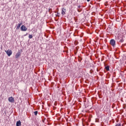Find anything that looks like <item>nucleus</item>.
Wrapping results in <instances>:
<instances>
[{"label": "nucleus", "instance_id": "obj_1", "mask_svg": "<svg viewBox=\"0 0 126 126\" xmlns=\"http://www.w3.org/2000/svg\"><path fill=\"white\" fill-rule=\"evenodd\" d=\"M117 40L118 42L123 43L124 42V36L123 35H119L118 36Z\"/></svg>", "mask_w": 126, "mask_h": 126}, {"label": "nucleus", "instance_id": "obj_2", "mask_svg": "<svg viewBox=\"0 0 126 126\" xmlns=\"http://www.w3.org/2000/svg\"><path fill=\"white\" fill-rule=\"evenodd\" d=\"M110 44L113 47V48H115L116 47V41L115 39H111L110 41Z\"/></svg>", "mask_w": 126, "mask_h": 126}, {"label": "nucleus", "instance_id": "obj_3", "mask_svg": "<svg viewBox=\"0 0 126 126\" xmlns=\"http://www.w3.org/2000/svg\"><path fill=\"white\" fill-rule=\"evenodd\" d=\"M5 52L8 57H10L12 55V51L10 49H8L7 51L5 50Z\"/></svg>", "mask_w": 126, "mask_h": 126}, {"label": "nucleus", "instance_id": "obj_4", "mask_svg": "<svg viewBox=\"0 0 126 126\" xmlns=\"http://www.w3.org/2000/svg\"><path fill=\"white\" fill-rule=\"evenodd\" d=\"M21 55V52L20 51H18V52L16 53L15 55L16 59H18V58H20Z\"/></svg>", "mask_w": 126, "mask_h": 126}, {"label": "nucleus", "instance_id": "obj_5", "mask_svg": "<svg viewBox=\"0 0 126 126\" xmlns=\"http://www.w3.org/2000/svg\"><path fill=\"white\" fill-rule=\"evenodd\" d=\"M8 101L9 102H10V103H14V98L12 96L9 97L8 98Z\"/></svg>", "mask_w": 126, "mask_h": 126}, {"label": "nucleus", "instance_id": "obj_6", "mask_svg": "<svg viewBox=\"0 0 126 126\" xmlns=\"http://www.w3.org/2000/svg\"><path fill=\"white\" fill-rule=\"evenodd\" d=\"M21 31H27V28L25 26L23 25L21 27Z\"/></svg>", "mask_w": 126, "mask_h": 126}, {"label": "nucleus", "instance_id": "obj_7", "mask_svg": "<svg viewBox=\"0 0 126 126\" xmlns=\"http://www.w3.org/2000/svg\"><path fill=\"white\" fill-rule=\"evenodd\" d=\"M66 11V10L64 8H63L62 9V14L63 15H64V14H65Z\"/></svg>", "mask_w": 126, "mask_h": 126}, {"label": "nucleus", "instance_id": "obj_8", "mask_svg": "<svg viewBox=\"0 0 126 126\" xmlns=\"http://www.w3.org/2000/svg\"><path fill=\"white\" fill-rule=\"evenodd\" d=\"M16 126H21V121L20 120L17 122Z\"/></svg>", "mask_w": 126, "mask_h": 126}, {"label": "nucleus", "instance_id": "obj_9", "mask_svg": "<svg viewBox=\"0 0 126 126\" xmlns=\"http://www.w3.org/2000/svg\"><path fill=\"white\" fill-rule=\"evenodd\" d=\"M21 25H22V23H19V24H18V26H17V28H16V29H19V28H20V26H21Z\"/></svg>", "mask_w": 126, "mask_h": 126}, {"label": "nucleus", "instance_id": "obj_10", "mask_svg": "<svg viewBox=\"0 0 126 126\" xmlns=\"http://www.w3.org/2000/svg\"><path fill=\"white\" fill-rule=\"evenodd\" d=\"M105 69H106L107 71H109V70H110V66L109 65L106 66Z\"/></svg>", "mask_w": 126, "mask_h": 126}, {"label": "nucleus", "instance_id": "obj_11", "mask_svg": "<svg viewBox=\"0 0 126 126\" xmlns=\"http://www.w3.org/2000/svg\"><path fill=\"white\" fill-rule=\"evenodd\" d=\"M29 39H32L33 38V35L32 34H29Z\"/></svg>", "mask_w": 126, "mask_h": 126}, {"label": "nucleus", "instance_id": "obj_12", "mask_svg": "<svg viewBox=\"0 0 126 126\" xmlns=\"http://www.w3.org/2000/svg\"><path fill=\"white\" fill-rule=\"evenodd\" d=\"M34 114L35 116H37V115H38V111H34Z\"/></svg>", "mask_w": 126, "mask_h": 126}, {"label": "nucleus", "instance_id": "obj_13", "mask_svg": "<svg viewBox=\"0 0 126 126\" xmlns=\"http://www.w3.org/2000/svg\"><path fill=\"white\" fill-rule=\"evenodd\" d=\"M116 126H122V124L121 123L117 124L116 125Z\"/></svg>", "mask_w": 126, "mask_h": 126}, {"label": "nucleus", "instance_id": "obj_14", "mask_svg": "<svg viewBox=\"0 0 126 126\" xmlns=\"http://www.w3.org/2000/svg\"><path fill=\"white\" fill-rule=\"evenodd\" d=\"M87 1H90V0H87Z\"/></svg>", "mask_w": 126, "mask_h": 126}]
</instances>
